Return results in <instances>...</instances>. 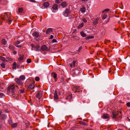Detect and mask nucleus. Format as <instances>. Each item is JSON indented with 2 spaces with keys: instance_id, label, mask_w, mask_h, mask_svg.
Returning a JSON list of instances; mask_svg holds the SVG:
<instances>
[{
  "instance_id": "nucleus-2",
  "label": "nucleus",
  "mask_w": 130,
  "mask_h": 130,
  "mask_svg": "<svg viewBox=\"0 0 130 130\" xmlns=\"http://www.w3.org/2000/svg\"><path fill=\"white\" fill-rule=\"evenodd\" d=\"M70 70L71 72H72L74 74H76L75 73V71L78 70L80 71L81 69L80 68L79 66H70Z\"/></svg>"
},
{
  "instance_id": "nucleus-21",
  "label": "nucleus",
  "mask_w": 130,
  "mask_h": 130,
  "mask_svg": "<svg viewBox=\"0 0 130 130\" xmlns=\"http://www.w3.org/2000/svg\"><path fill=\"white\" fill-rule=\"evenodd\" d=\"M86 10V8L84 7H83L80 9V11L82 13H84L85 12Z\"/></svg>"
},
{
  "instance_id": "nucleus-13",
  "label": "nucleus",
  "mask_w": 130,
  "mask_h": 130,
  "mask_svg": "<svg viewBox=\"0 0 130 130\" xmlns=\"http://www.w3.org/2000/svg\"><path fill=\"white\" fill-rule=\"evenodd\" d=\"M52 75L53 77L54 78V81H55V82H56V78L57 76V74L56 73L53 72L52 73Z\"/></svg>"
},
{
  "instance_id": "nucleus-59",
  "label": "nucleus",
  "mask_w": 130,
  "mask_h": 130,
  "mask_svg": "<svg viewBox=\"0 0 130 130\" xmlns=\"http://www.w3.org/2000/svg\"><path fill=\"white\" fill-rule=\"evenodd\" d=\"M17 66V67H16L17 68H19L20 67V66Z\"/></svg>"
},
{
  "instance_id": "nucleus-31",
  "label": "nucleus",
  "mask_w": 130,
  "mask_h": 130,
  "mask_svg": "<svg viewBox=\"0 0 130 130\" xmlns=\"http://www.w3.org/2000/svg\"><path fill=\"white\" fill-rule=\"evenodd\" d=\"M19 12L20 13H22L23 11V8H19L18 9Z\"/></svg>"
},
{
  "instance_id": "nucleus-7",
  "label": "nucleus",
  "mask_w": 130,
  "mask_h": 130,
  "mask_svg": "<svg viewBox=\"0 0 130 130\" xmlns=\"http://www.w3.org/2000/svg\"><path fill=\"white\" fill-rule=\"evenodd\" d=\"M32 35L35 38H38L39 37V33L37 31L34 32Z\"/></svg>"
},
{
  "instance_id": "nucleus-36",
  "label": "nucleus",
  "mask_w": 130,
  "mask_h": 130,
  "mask_svg": "<svg viewBox=\"0 0 130 130\" xmlns=\"http://www.w3.org/2000/svg\"><path fill=\"white\" fill-rule=\"evenodd\" d=\"M31 62V60L30 59H28L27 60V62L28 63H30Z\"/></svg>"
},
{
  "instance_id": "nucleus-42",
  "label": "nucleus",
  "mask_w": 130,
  "mask_h": 130,
  "mask_svg": "<svg viewBox=\"0 0 130 130\" xmlns=\"http://www.w3.org/2000/svg\"><path fill=\"white\" fill-rule=\"evenodd\" d=\"M127 106V107H130V102H128L126 104Z\"/></svg>"
},
{
  "instance_id": "nucleus-29",
  "label": "nucleus",
  "mask_w": 130,
  "mask_h": 130,
  "mask_svg": "<svg viewBox=\"0 0 130 130\" xmlns=\"http://www.w3.org/2000/svg\"><path fill=\"white\" fill-rule=\"evenodd\" d=\"M72 98V94L68 96L66 98V99L67 100H70Z\"/></svg>"
},
{
  "instance_id": "nucleus-22",
  "label": "nucleus",
  "mask_w": 130,
  "mask_h": 130,
  "mask_svg": "<svg viewBox=\"0 0 130 130\" xmlns=\"http://www.w3.org/2000/svg\"><path fill=\"white\" fill-rule=\"evenodd\" d=\"M80 34L81 36L83 37H84L86 36V34H85L83 31H81L80 32Z\"/></svg>"
},
{
  "instance_id": "nucleus-55",
  "label": "nucleus",
  "mask_w": 130,
  "mask_h": 130,
  "mask_svg": "<svg viewBox=\"0 0 130 130\" xmlns=\"http://www.w3.org/2000/svg\"><path fill=\"white\" fill-rule=\"evenodd\" d=\"M30 1L32 2L35 3L36 2V1L34 0H29Z\"/></svg>"
},
{
  "instance_id": "nucleus-15",
  "label": "nucleus",
  "mask_w": 130,
  "mask_h": 130,
  "mask_svg": "<svg viewBox=\"0 0 130 130\" xmlns=\"http://www.w3.org/2000/svg\"><path fill=\"white\" fill-rule=\"evenodd\" d=\"M34 86L33 84H32L29 85L27 88L28 90H30L33 89L34 88Z\"/></svg>"
},
{
  "instance_id": "nucleus-58",
  "label": "nucleus",
  "mask_w": 130,
  "mask_h": 130,
  "mask_svg": "<svg viewBox=\"0 0 130 130\" xmlns=\"http://www.w3.org/2000/svg\"><path fill=\"white\" fill-rule=\"evenodd\" d=\"M2 113V111H0V117H1V114Z\"/></svg>"
},
{
  "instance_id": "nucleus-38",
  "label": "nucleus",
  "mask_w": 130,
  "mask_h": 130,
  "mask_svg": "<svg viewBox=\"0 0 130 130\" xmlns=\"http://www.w3.org/2000/svg\"><path fill=\"white\" fill-rule=\"evenodd\" d=\"M82 124L83 125H88L87 123L84 122H82Z\"/></svg>"
},
{
  "instance_id": "nucleus-56",
  "label": "nucleus",
  "mask_w": 130,
  "mask_h": 130,
  "mask_svg": "<svg viewBox=\"0 0 130 130\" xmlns=\"http://www.w3.org/2000/svg\"><path fill=\"white\" fill-rule=\"evenodd\" d=\"M12 65H17V63L16 62H14L13 64H12Z\"/></svg>"
},
{
  "instance_id": "nucleus-32",
  "label": "nucleus",
  "mask_w": 130,
  "mask_h": 130,
  "mask_svg": "<svg viewBox=\"0 0 130 130\" xmlns=\"http://www.w3.org/2000/svg\"><path fill=\"white\" fill-rule=\"evenodd\" d=\"M73 65H75V64H78V62L77 60H74L73 62Z\"/></svg>"
},
{
  "instance_id": "nucleus-10",
  "label": "nucleus",
  "mask_w": 130,
  "mask_h": 130,
  "mask_svg": "<svg viewBox=\"0 0 130 130\" xmlns=\"http://www.w3.org/2000/svg\"><path fill=\"white\" fill-rule=\"evenodd\" d=\"M100 19V18L98 17L96 18L95 20L94 21L93 23L94 25H96L97 24L99 23V21Z\"/></svg>"
},
{
  "instance_id": "nucleus-19",
  "label": "nucleus",
  "mask_w": 130,
  "mask_h": 130,
  "mask_svg": "<svg viewBox=\"0 0 130 130\" xmlns=\"http://www.w3.org/2000/svg\"><path fill=\"white\" fill-rule=\"evenodd\" d=\"M58 5L57 4H55L52 7V8L54 10H57L58 9Z\"/></svg>"
},
{
  "instance_id": "nucleus-43",
  "label": "nucleus",
  "mask_w": 130,
  "mask_h": 130,
  "mask_svg": "<svg viewBox=\"0 0 130 130\" xmlns=\"http://www.w3.org/2000/svg\"><path fill=\"white\" fill-rule=\"evenodd\" d=\"M26 126L28 127L30 125V123L29 122H27V123H26Z\"/></svg>"
},
{
  "instance_id": "nucleus-18",
  "label": "nucleus",
  "mask_w": 130,
  "mask_h": 130,
  "mask_svg": "<svg viewBox=\"0 0 130 130\" xmlns=\"http://www.w3.org/2000/svg\"><path fill=\"white\" fill-rule=\"evenodd\" d=\"M40 46L39 45H36L34 47V50L36 51H39V48Z\"/></svg>"
},
{
  "instance_id": "nucleus-51",
  "label": "nucleus",
  "mask_w": 130,
  "mask_h": 130,
  "mask_svg": "<svg viewBox=\"0 0 130 130\" xmlns=\"http://www.w3.org/2000/svg\"><path fill=\"white\" fill-rule=\"evenodd\" d=\"M53 37H54L52 35H51V36H50V38H49L52 39H53Z\"/></svg>"
},
{
  "instance_id": "nucleus-53",
  "label": "nucleus",
  "mask_w": 130,
  "mask_h": 130,
  "mask_svg": "<svg viewBox=\"0 0 130 130\" xmlns=\"http://www.w3.org/2000/svg\"><path fill=\"white\" fill-rule=\"evenodd\" d=\"M57 41V40L55 39H53L52 40V42H53L54 43V42H56Z\"/></svg>"
},
{
  "instance_id": "nucleus-1",
  "label": "nucleus",
  "mask_w": 130,
  "mask_h": 130,
  "mask_svg": "<svg viewBox=\"0 0 130 130\" xmlns=\"http://www.w3.org/2000/svg\"><path fill=\"white\" fill-rule=\"evenodd\" d=\"M14 87L15 85L14 84L10 85L8 88L7 92L8 94L10 95L14 96L13 97L15 96L14 95Z\"/></svg>"
},
{
  "instance_id": "nucleus-24",
  "label": "nucleus",
  "mask_w": 130,
  "mask_h": 130,
  "mask_svg": "<svg viewBox=\"0 0 130 130\" xmlns=\"http://www.w3.org/2000/svg\"><path fill=\"white\" fill-rule=\"evenodd\" d=\"M49 5V3L48 2H46L43 4L44 6L46 7H48Z\"/></svg>"
},
{
  "instance_id": "nucleus-34",
  "label": "nucleus",
  "mask_w": 130,
  "mask_h": 130,
  "mask_svg": "<svg viewBox=\"0 0 130 130\" xmlns=\"http://www.w3.org/2000/svg\"><path fill=\"white\" fill-rule=\"evenodd\" d=\"M20 43V42L19 41H15L14 42V45H17L19 44Z\"/></svg>"
},
{
  "instance_id": "nucleus-6",
  "label": "nucleus",
  "mask_w": 130,
  "mask_h": 130,
  "mask_svg": "<svg viewBox=\"0 0 130 130\" xmlns=\"http://www.w3.org/2000/svg\"><path fill=\"white\" fill-rule=\"evenodd\" d=\"M16 82L18 84V85L19 86H21L23 84L22 82L21 81L20 79L16 78L15 79Z\"/></svg>"
},
{
  "instance_id": "nucleus-54",
  "label": "nucleus",
  "mask_w": 130,
  "mask_h": 130,
  "mask_svg": "<svg viewBox=\"0 0 130 130\" xmlns=\"http://www.w3.org/2000/svg\"><path fill=\"white\" fill-rule=\"evenodd\" d=\"M31 47L32 48H34V47H35V46H36V45H33V44H31Z\"/></svg>"
},
{
  "instance_id": "nucleus-40",
  "label": "nucleus",
  "mask_w": 130,
  "mask_h": 130,
  "mask_svg": "<svg viewBox=\"0 0 130 130\" xmlns=\"http://www.w3.org/2000/svg\"><path fill=\"white\" fill-rule=\"evenodd\" d=\"M39 80V78L38 77H36L35 78V80L36 81H38Z\"/></svg>"
},
{
  "instance_id": "nucleus-61",
  "label": "nucleus",
  "mask_w": 130,
  "mask_h": 130,
  "mask_svg": "<svg viewBox=\"0 0 130 130\" xmlns=\"http://www.w3.org/2000/svg\"><path fill=\"white\" fill-rule=\"evenodd\" d=\"M14 52V54H15L16 53H17V52L15 51H14L13 52Z\"/></svg>"
},
{
  "instance_id": "nucleus-52",
  "label": "nucleus",
  "mask_w": 130,
  "mask_h": 130,
  "mask_svg": "<svg viewBox=\"0 0 130 130\" xmlns=\"http://www.w3.org/2000/svg\"><path fill=\"white\" fill-rule=\"evenodd\" d=\"M81 1L84 2L85 3H86L87 2V0H81Z\"/></svg>"
},
{
  "instance_id": "nucleus-50",
  "label": "nucleus",
  "mask_w": 130,
  "mask_h": 130,
  "mask_svg": "<svg viewBox=\"0 0 130 130\" xmlns=\"http://www.w3.org/2000/svg\"><path fill=\"white\" fill-rule=\"evenodd\" d=\"M91 36H88L86 38L87 39H91Z\"/></svg>"
},
{
  "instance_id": "nucleus-12",
  "label": "nucleus",
  "mask_w": 130,
  "mask_h": 130,
  "mask_svg": "<svg viewBox=\"0 0 130 130\" xmlns=\"http://www.w3.org/2000/svg\"><path fill=\"white\" fill-rule=\"evenodd\" d=\"M41 49L43 51H46L47 50V47L45 45H42L41 47Z\"/></svg>"
},
{
  "instance_id": "nucleus-27",
  "label": "nucleus",
  "mask_w": 130,
  "mask_h": 130,
  "mask_svg": "<svg viewBox=\"0 0 130 130\" xmlns=\"http://www.w3.org/2000/svg\"><path fill=\"white\" fill-rule=\"evenodd\" d=\"M6 116L5 114H3L1 115V117L2 119H4L6 118Z\"/></svg>"
},
{
  "instance_id": "nucleus-57",
  "label": "nucleus",
  "mask_w": 130,
  "mask_h": 130,
  "mask_svg": "<svg viewBox=\"0 0 130 130\" xmlns=\"http://www.w3.org/2000/svg\"><path fill=\"white\" fill-rule=\"evenodd\" d=\"M106 41H107L105 42H106L108 43V42H110V40H107Z\"/></svg>"
},
{
  "instance_id": "nucleus-37",
  "label": "nucleus",
  "mask_w": 130,
  "mask_h": 130,
  "mask_svg": "<svg viewBox=\"0 0 130 130\" xmlns=\"http://www.w3.org/2000/svg\"><path fill=\"white\" fill-rule=\"evenodd\" d=\"M107 16V15L106 14H104L103 15V17H102V18L103 19H105L106 18Z\"/></svg>"
},
{
  "instance_id": "nucleus-41",
  "label": "nucleus",
  "mask_w": 130,
  "mask_h": 130,
  "mask_svg": "<svg viewBox=\"0 0 130 130\" xmlns=\"http://www.w3.org/2000/svg\"><path fill=\"white\" fill-rule=\"evenodd\" d=\"M75 89L76 90V91H77V90H79L80 89V87H79L77 86V87H75Z\"/></svg>"
},
{
  "instance_id": "nucleus-44",
  "label": "nucleus",
  "mask_w": 130,
  "mask_h": 130,
  "mask_svg": "<svg viewBox=\"0 0 130 130\" xmlns=\"http://www.w3.org/2000/svg\"><path fill=\"white\" fill-rule=\"evenodd\" d=\"M3 68L5 69L3 70V71H5L6 70V68H5V66H1Z\"/></svg>"
},
{
  "instance_id": "nucleus-45",
  "label": "nucleus",
  "mask_w": 130,
  "mask_h": 130,
  "mask_svg": "<svg viewBox=\"0 0 130 130\" xmlns=\"http://www.w3.org/2000/svg\"><path fill=\"white\" fill-rule=\"evenodd\" d=\"M83 21L84 22H86L87 21L86 19L85 18H83Z\"/></svg>"
},
{
  "instance_id": "nucleus-30",
  "label": "nucleus",
  "mask_w": 130,
  "mask_h": 130,
  "mask_svg": "<svg viewBox=\"0 0 130 130\" xmlns=\"http://www.w3.org/2000/svg\"><path fill=\"white\" fill-rule=\"evenodd\" d=\"M0 60L2 61H7L6 60L5 58L4 57H0Z\"/></svg>"
},
{
  "instance_id": "nucleus-63",
  "label": "nucleus",
  "mask_w": 130,
  "mask_h": 130,
  "mask_svg": "<svg viewBox=\"0 0 130 130\" xmlns=\"http://www.w3.org/2000/svg\"><path fill=\"white\" fill-rule=\"evenodd\" d=\"M15 46L17 47H20V46H18V45H15Z\"/></svg>"
},
{
  "instance_id": "nucleus-60",
  "label": "nucleus",
  "mask_w": 130,
  "mask_h": 130,
  "mask_svg": "<svg viewBox=\"0 0 130 130\" xmlns=\"http://www.w3.org/2000/svg\"><path fill=\"white\" fill-rule=\"evenodd\" d=\"M76 37L74 36H73L72 37V38H73L74 39Z\"/></svg>"
},
{
  "instance_id": "nucleus-11",
  "label": "nucleus",
  "mask_w": 130,
  "mask_h": 130,
  "mask_svg": "<svg viewBox=\"0 0 130 130\" xmlns=\"http://www.w3.org/2000/svg\"><path fill=\"white\" fill-rule=\"evenodd\" d=\"M60 5L63 8H65L68 5L67 3L66 2H63L60 4Z\"/></svg>"
},
{
  "instance_id": "nucleus-5",
  "label": "nucleus",
  "mask_w": 130,
  "mask_h": 130,
  "mask_svg": "<svg viewBox=\"0 0 130 130\" xmlns=\"http://www.w3.org/2000/svg\"><path fill=\"white\" fill-rule=\"evenodd\" d=\"M42 92L41 90H39L36 95V97L39 99H40L42 96Z\"/></svg>"
},
{
  "instance_id": "nucleus-26",
  "label": "nucleus",
  "mask_w": 130,
  "mask_h": 130,
  "mask_svg": "<svg viewBox=\"0 0 130 130\" xmlns=\"http://www.w3.org/2000/svg\"><path fill=\"white\" fill-rule=\"evenodd\" d=\"M6 59L9 60V61H14V59H12L10 57H6Z\"/></svg>"
},
{
  "instance_id": "nucleus-49",
  "label": "nucleus",
  "mask_w": 130,
  "mask_h": 130,
  "mask_svg": "<svg viewBox=\"0 0 130 130\" xmlns=\"http://www.w3.org/2000/svg\"><path fill=\"white\" fill-rule=\"evenodd\" d=\"M82 49V47L81 46H80L78 48V51L79 52Z\"/></svg>"
},
{
  "instance_id": "nucleus-33",
  "label": "nucleus",
  "mask_w": 130,
  "mask_h": 130,
  "mask_svg": "<svg viewBox=\"0 0 130 130\" xmlns=\"http://www.w3.org/2000/svg\"><path fill=\"white\" fill-rule=\"evenodd\" d=\"M17 123H15L11 125L12 126L13 128H15L17 126Z\"/></svg>"
},
{
  "instance_id": "nucleus-48",
  "label": "nucleus",
  "mask_w": 130,
  "mask_h": 130,
  "mask_svg": "<svg viewBox=\"0 0 130 130\" xmlns=\"http://www.w3.org/2000/svg\"><path fill=\"white\" fill-rule=\"evenodd\" d=\"M55 2L57 3H60V2L59 0H56Z\"/></svg>"
},
{
  "instance_id": "nucleus-25",
  "label": "nucleus",
  "mask_w": 130,
  "mask_h": 130,
  "mask_svg": "<svg viewBox=\"0 0 130 130\" xmlns=\"http://www.w3.org/2000/svg\"><path fill=\"white\" fill-rule=\"evenodd\" d=\"M84 24L83 23H82L81 24H79L78 26V27L79 29H80L82 28Z\"/></svg>"
},
{
  "instance_id": "nucleus-23",
  "label": "nucleus",
  "mask_w": 130,
  "mask_h": 130,
  "mask_svg": "<svg viewBox=\"0 0 130 130\" xmlns=\"http://www.w3.org/2000/svg\"><path fill=\"white\" fill-rule=\"evenodd\" d=\"M7 43V41L6 40L4 39L2 40V43L3 45H5Z\"/></svg>"
},
{
  "instance_id": "nucleus-20",
  "label": "nucleus",
  "mask_w": 130,
  "mask_h": 130,
  "mask_svg": "<svg viewBox=\"0 0 130 130\" xmlns=\"http://www.w3.org/2000/svg\"><path fill=\"white\" fill-rule=\"evenodd\" d=\"M25 78V76L24 75H22L19 77V79L21 80H23Z\"/></svg>"
},
{
  "instance_id": "nucleus-4",
  "label": "nucleus",
  "mask_w": 130,
  "mask_h": 130,
  "mask_svg": "<svg viewBox=\"0 0 130 130\" xmlns=\"http://www.w3.org/2000/svg\"><path fill=\"white\" fill-rule=\"evenodd\" d=\"M70 12L68 8H67L63 12V15L66 17H68L69 16Z\"/></svg>"
},
{
  "instance_id": "nucleus-16",
  "label": "nucleus",
  "mask_w": 130,
  "mask_h": 130,
  "mask_svg": "<svg viewBox=\"0 0 130 130\" xmlns=\"http://www.w3.org/2000/svg\"><path fill=\"white\" fill-rule=\"evenodd\" d=\"M53 30V29L51 28H48L46 30V33L47 34H48Z\"/></svg>"
},
{
  "instance_id": "nucleus-3",
  "label": "nucleus",
  "mask_w": 130,
  "mask_h": 130,
  "mask_svg": "<svg viewBox=\"0 0 130 130\" xmlns=\"http://www.w3.org/2000/svg\"><path fill=\"white\" fill-rule=\"evenodd\" d=\"M5 14L4 16L2 17V19L8 21L9 22V24H10L11 20L10 19V15H8L7 13H5Z\"/></svg>"
},
{
  "instance_id": "nucleus-8",
  "label": "nucleus",
  "mask_w": 130,
  "mask_h": 130,
  "mask_svg": "<svg viewBox=\"0 0 130 130\" xmlns=\"http://www.w3.org/2000/svg\"><path fill=\"white\" fill-rule=\"evenodd\" d=\"M112 114V118H115L118 115V112L115 111H113Z\"/></svg>"
},
{
  "instance_id": "nucleus-14",
  "label": "nucleus",
  "mask_w": 130,
  "mask_h": 130,
  "mask_svg": "<svg viewBox=\"0 0 130 130\" xmlns=\"http://www.w3.org/2000/svg\"><path fill=\"white\" fill-rule=\"evenodd\" d=\"M54 99L55 100H57L58 99V97L57 94V92L56 90H55L54 91Z\"/></svg>"
},
{
  "instance_id": "nucleus-64",
  "label": "nucleus",
  "mask_w": 130,
  "mask_h": 130,
  "mask_svg": "<svg viewBox=\"0 0 130 130\" xmlns=\"http://www.w3.org/2000/svg\"><path fill=\"white\" fill-rule=\"evenodd\" d=\"M63 80V78L62 79V80H61V82H62Z\"/></svg>"
},
{
  "instance_id": "nucleus-62",
  "label": "nucleus",
  "mask_w": 130,
  "mask_h": 130,
  "mask_svg": "<svg viewBox=\"0 0 130 130\" xmlns=\"http://www.w3.org/2000/svg\"><path fill=\"white\" fill-rule=\"evenodd\" d=\"M15 46L17 47H20V46H18V45H15Z\"/></svg>"
},
{
  "instance_id": "nucleus-9",
  "label": "nucleus",
  "mask_w": 130,
  "mask_h": 130,
  "mask_svg": "<svg viewBox=\"0 0 130 130\" xmlns=\"http://www.w3.org/2000/svg\"><path fill=\"white\" fill-rule=\"evenodd\" d=\"M109 117V115L107 113H104L102 116V117L104 119H108Z\"/></svg>"
},
{
  "instance_id": "nucleus-35",
  "label": "nucleus",
  "mask_w": 130,
  "mask_h": 130,
  "mask_svg": "<svg viewBox=\"0 0 130 130\" xmlns=\"http://www.w3.org/2000/svg\"><path fill=\"white\" fill-rule=\"evenodd\" d=\"M5 96V95L3 93L0 92V97L2 98Z\"/></svg>"
},
{
  "instance_id": "nucleus-17",
  "label": "nucleus",
  "mask_w": 130,
  "mask_h": 130,
  "mask_svg": "<svg viewBox=\"0 0 130 130\" xmlns=\"http://www.w3.org/2000/svg\"><path fill=\"white\" fill-rule=\"evenodd\" d=\"M24 56L23 55H20L19 57L18 58V60L19 61L23 60L24 59Z\"/></svg>"
},
{
  "instance_id": "nucleus-47",
  "label": "nucleus",
  "mask_w": 130,
  "mask_h": 130,
  "mask_svg": "<svg viewBox=\"0 0 130 130\" xmlns=\"http://www.w3.org/2000/svg\"><path fill=\"white\" fill-rule=\"evenodd\" d=\"M20 92L22 93H23L24 92V90L23 89H21L20 90Z\"/></svg>"
},
{
  "instance_id": "nucleus-46",
  "label": "nucleus",
  "mask_w": 130,
  "mask_h": 130,
  "mask_svg": "<svg viewBox=\"0 0 130 130\" xmlns=\"http://www.w3.org/2000/svg\"><path fill=\"white\" fill-rule=\"evenodd\" d=\"M17 66H13L12 67V68L13 69H16Z\"/></svg>"
},
{
  "instance_id": "nucleus-39",
  "label": "nucleus",
  "mask_w": 130,
  "mask_h": 130,
  "mask_svg": "<svg viewBox=\"0 0 130 130\" xmlns=\"http://www.w3.org/2000/svg\"><path fill=\"white\" fill-rule=\"evenodd\" d=\"M110 10V9L109 8H107L105 9L103 11V12L109 11Z\"/></svg>"
},
{
  "instance_id": "nucleus-28",
  "label": "nucleus",
  "mask_w": 130,
  "mask_h": 130,
  "mask_svg": "<svg viewBox=\"0 0 130 130\" xmlns=\"http://www.w3.org/2000/svg\"><path fill=\"white\" fill-rule=\"evenodd\" d=\"M9 48L12 51H13L15 49V47L12 45H11L9 46Z\"/></svg>"
}]
</instances>
